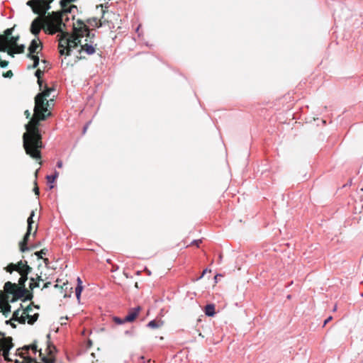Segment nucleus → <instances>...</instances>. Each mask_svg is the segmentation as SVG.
I'll use <instances>...</instances> for the list:
<instances>
[{
  "label": "nucleus",
  "mask_w": 363,
  "mask_h": 363,
  "mask_svg": "<svg viewBox=\"0 0 363 363\" xmlns=\"http://www.w3.org/2000/svg\"><path fill=\"white\" fill-rule=\"evenodd\" d=\"M40 93L35 97V106L33 118L25 125L26 132L23 135V146L26 153L42 164L41 150L44 147L43 136L40 129V122L52 116L48 110L49 101L47 99L50 93L55 91L53 87L45 84Z\"/></svg>",
  "instance_id": "f257e3e1"
},
{
  "label": "nucleus",
  "mask_w": 363,
  "mask_h": 363,
  "mask_svg": "<svg viewBox=\"0 0 363 363\" xmlns=\"http://www.w3.org/2000/svg\"><path fill=\"white\" fill-rule=\"evenodd\" d=\"M33 12L39 16H43L44 18V23L45 25V32L48 33L50 35H54L56 33H63L62 32V26H65V24L62 22V13L60 12H52V13H49L46 16L47 11L50 9H48L45 11H40L39 13H35L33 10L32 6H29Z\"/></svg>",
  "instance_id": "f03ea898"
},
{
  "label": "nucleus",
  "mask_w": 363,
  "mask_h": 363,
  "mask_svg": "<svg viewBox=\"0 0 363 363\" xmlns=\"http://www.w3.org/2000/svg\"><path fill=\"white\" fill-rule=\"evenodd\" d=\"M81 43V40L76 36L64 32L59 40V52L61 55H69L72 49L75 48Z\"/></svg>",
  "instance_id": "7ed1b4c3"
},
{
  "label": "nucleus",
  "mask_w": 363,
  "mask_h": 363,
  "mask_svg": "<svg viewBox=\"0 0 363 363\" xmlns=\"http://www.w3.org/2000/svg\"><path fill=\"white\" fill-rule=\"evenodd\" d=\"M15 26L14 25L12 28L6 29L4 34H0V52H6L8 48L18 45L20 36L18 35L14 36L11 35Z\"/></svg>",
  "instance_id": "20e7f679"
},
{
  "label": "nucleus",
  "mask_w": 363,
  "mask_h": 363,
  "mask_svg": "<svg viewBox=\"0 0 363 363\" xmlns=\"http://www.w3.org/2000/svg\"><path fill=\"white\" fill-rule=\"evenodd\" d=\"M35 216V211H32L30 216L28 217L27 222H28V228H27V232L25 234L23 240L19 242V250H31L34 248L41 247H43V243L41 242H38L35 245H33L30 246V247H28V243L30 240V237L31 235L32 229H33V224L34 223L33 218Z\"/></svg>",
  "instance_id": "39448f33"
},
{
  "label": "nucleus",
  "mask_w": 363,
  "mask_h": 363,
  "mask_svg": "<svg viewBox=\"0 0 363 363\" xmlns=\"http://www.w3.org/2000/svg\"><path fill=\"white\" fill-rule=\"evenodd\" d=\"M5 269L9 273H11L13 271H17L19 274H29L32 268L28 265L26 261L21 260L16 264H9Z\"/></svg>",
  "instance_id": "423d86ee"
},
{
  "label": "nucleus",
  "mask_w": 363,
  "mask_h": 363,
  "mask_svg": "<svg viewBox=\"0 0 363 363\" xmlns=\"http://www.w3.org/2000/svg\"><path fill=\"white\" fill-rule=\"evenodd\" d=\"M73 35L78 39L83 38L84 35L90 37V31L86 25L82 21L78 20L76 23L73 24Z\"/></svg>",
  "instance_id": "0eeeda50"
},
{
  "label": "nucleus",
  "mask_w": 363,
  "mask_h": 363,
  "mask_svg": "<svg viewBox=\"0 0 363 363\" xmlns=\"http://www.w3.org/2000/svg\"><path fill=\"white\" fill-rule=\"evenodd\" d=\"M54 0H29L26 4L28 6H32L35 13H39L43 11H45L48 9H50V4Z\"/></svg>",
  "instance_id": "6e6552de"
},
{
  "label": "nucleus",
  "mask_w": 363,
  "mask_h": 363,
  "mask_svg": "<svg viewBox=\"0 0 363 363\" xmlns=\"http://www.w3.org/2000/svg\"><path fill=\"white\" fill-rule=\"evenodd\" d=\"M0 351L3 352L4 357H7L9 354L10 350L13 347L11 337H5L4 334L0 332Z\"/></svg>",
  "instance_id": "1a4fd4ad"
},
{
  "label": "nucleus",
  "mask_w": 363,
  "mask_h": 363,
  "mask_svg": "<svg viewBox=\"0 0 363 363\" xmlns=\"http://www.w3.org/2000/svg\"><path fill=\"white\" fill-rule=\"evenodd\" d=\"M44 22L43 16L38 15L31 23L30 33L38 38L41 29L45 30V25Z\"/></svg>",
  "instance_id": "9d476101"
},
{
  "label": "nucleus",
  "mask_w": 363,
  "mask_h": 363,
  "mask_svg": "<svg viewBox=\"0 0 363 363\" xmlns=\"http://www.w3.org/2000/svg\"><path fill=\"white\" fill-rule=\"evenodd\" d=\"M13 296L17 298H24L23 301L31 300L33 297V295L31 292H30L26 286H20L17 285V287L15 288L14 292L13 294Z\"/></svg>",
  "instance_id": "9b49d317"
},
{
  "label": "nucleus",
  "mask_w": 363,
  "mask_h": 363,
  "mask_svg": "<svg viewBox=\"0 0 363 363\" xmlns=\"http://www.w3.org/2000/svg\"><path fill=\"white\" fill-rule=\"evenodd\" d=\"M43 49V45L39 38L33 39L28 48V53L27 56L33 55L35 53L38 54Z\"/></svg>",
  "instance_id": "f8f14e48"
},
{
  "label": "nucleus",
  "mask_w": 363,
  "mask_h": 363,
  "mask_svg": "<svg viewBox=\"0 0 363 363\" xmlns=\"http://www.w3.org/2000/svg\"><path fill=\"white\" fill-rule=\"evenodd\" d=\"M86 43L81 45V52H85L88 55H92L96 51V44L94 45V42L90 40L89 43H88V39L85 40Z\"/></svg>",
  "instance_id": "ddd939ff"
},
{
  "label": "nucleus",
  "mask_w": 363,
  "mask_h": 363,
  "mask_svg": "<svg viewBox=\"0 0 363 363\" xmlns=\"http://www.w3.org/2000/svg\"><path fill=\"white\" fill-rule=\"evenodd\" d=\"M4 292L2 291H0V308L1 309V311L3 313V315L5 317H8L11 312V306L9 303V301L6 300L5 302L2 300V296Z\"/></svg>",
  "instance_id": "4468645a"
},
{
  "label": "nucleus",
  "mask_w": 363,
  "mask_h": 363,
  "mask_svg": "<svg viewBox=\"0 0 363 363\" xmlns=\"http://www.w3.org/2000/svg\"><path fill=\"white\" fill-rule=\"evenodd\" d=\"M25 50V46L23 45H16L13 47L8 48L6 52L7 54L11 57H14L15 54H21L23 53Z\"/></svg>",
  "instance_id": "2eb2a0df"
},
{
  "label": "nucleus",
  "mask_w": 363,
  "mask_h": 363,
  "mask_svg": "<svg viewBox=\"0 0 363 363\" xmlns=\"http://www.w3.org/2000/svg\"><path fill=\"white\" fill-rule=\"evenodd\" d=\"M141 308L140 306L130 309L128 314L125 317V320L128 322H133L138 315V313Z\"/></svg>",
  "instance_id": "dca6fc26"
},
{
  "label": "nucleus",
  "mask_w": 363,
  "mask_h": 363,
  "mask_svg": "<svg viewBox=\"0 0 363 363\" xmlns=\"http://www.w3.org/2000/svg\"><path fill=\"white\" fill-rule=\"evenodd\" d=\"M204 313L207 316L213 317L216 313L214 304H207L205 306Z\"/></svg>",
  "instance_id": "f3484780"
},
{
  "label": "nucleus",
  "mask_w": 363,
  "mask_h": 363,
  "mask_svg": "<svg viewBox=\"0 0 363 363\" xmlns=\"http://www.w3.org/2000/svg\"><path fill=\"white\" fill-rule=\"evenodd\" d=\"M16 287H17V284L11 281H7L4 284V289L11 294H13Z\"/></svg>",
  "instance_id": "a211bd4d"
},
{
  "label": "nucleus",
  "mask_w": 363,
  "mask_h": 363,
  "mask_svg": "<svg viewBox=\"0 0 363 363\" xmlns=\"http://www.w3.org/2000/svg\"><path fill=\"white\" fill-rule=\"evenodd\" d=\"M43 74H44V72L40 69H38L35 73V75L38 79V84L39 85L40 89H42V86H43V80L41 78H42V76L43 75Z\"/></svg>",
  "instance_id": "6ab92c4d"
},
{
  "label": "nucleus",
  "mask_w": 363,
  "mask_h": 363,
  "mask_svg": "<svg viewBox=\"0 0 363 363\" xmlns=\"http://www.w3.org/2000/svg\"><path fill=\"white\" fill-rule=\"evenodd\" d=\"M21 274V277L18 280V284H17V285L20 286H26L25 284H26V281L28 280V274Z\"/></svg>",
  "instance_id": "aec40b11"
},
{
  "label": "nucleus",
  "mask_w": 363,
  "mask_h": 363,
  "mask_svg": "<svg viewBox=\"0 0 363 363\" xmlns=\"http://www.w3.org/2000/svg\"><path fill=\"white\" fill-rule=\"evenodd\" d=\"M26 317L28 319V323L30 324V325H33L38 320V318L39 317V314L38 313H35L33 315L27 314Z\"/></svg>",
  "instance_id": "412c9836"
},
{
  "label": "nucleus",
  "mask_w": 363,
  "mask_h": 363,
  "mask_svg": "<svg viewBox=\"0 0 363 363\" xmlns=\"http://www.w3.org/2000/svg\"><path fill=\"white\" fill-rule=\"evenodd\" d=\"M162 325V323H159V322L156 321L155 320H152L150 321L147 325V327H149L152 329H157V328H159Z\"/></svg>",
  "instance_id": "4be33fe9"
},
{
  "label": "nucleus",
  "mask_w": 363,
  "mask_h": 363,
  "mask_svg": "<svg viewBox=\"0 0 363 363\" xmlns=\"http://www.w3.org/2000/svg\"><path fill=\"white\" fill-rule=\"evenodd\" d=\"M27 57L33 60V64L31 67L36 68L38 66L39 62H40L39 57L36 55H30V56H27Z\"/></svg>",
  "instance_id": "5701e85b"
},
{
  "label": "nucleus",
  "mask_w": 363,
  "mask_h": 363,
  "mask_svg": "<svg viewBox=\"0 0 363 363\" xmlns=\"http://www.w3.org/2000/svg\"><path fill=\"white\" fill-rule=\"evenodd\" d=\"M202 244V240H194L193 242H191L190 245H188L186 246V247H203V246L201 245Z\"/></svg>",
  "instance_id": "b1692460"
},
{
  "label": "nucleus",
  "mask_w": 363,
  "mask_h": 363,
  "mask_svg": "<svg viewBox=\"0 0 363 363\" xmlns=\"http://www.w3.org/2000/svg\"><path fill=\"white\" fill-rule=\"evenodd\" d=\"M59 176V173L55 171L52 175H48L46 179L49 183H54Z\"/></svg>",
  "instance_id": "393cba45"
},
{
  "label": "nucleus",
  "mask_w": 363,
  "mask_h": 363,
  "mask_svg": "<svg viewBox=\"0 0 363 363\" xmlns=\"http://www.w3.org/2000/svg\"><path fill=\"white\" fill-rule=\"evenodd\" d=\"M23 349L25 350L26 352H28L29 350H32L34 354H35L38 352L37 345L35 342L30 345L24 346Z\"/></svg>",
  "instance_id": "a878e982"
},
{
  "label": "nucleus",
  "mask_w": 363,
  "mask_h": 363,
  "mask_svg": "<svg viewBox=\"0 0 363 363\" xmlns=\"http://www.w3.org/2000/svg\"><path fill=\"white\" fill-rule=\"evenodd\" d=\"M39 352H40V356L41 357V359L44 363H54L55 362L54 359L48 358V357H45V355H43L41 350H39Z\"/></svg>",
  "instance_id": "bb28decb"
},
{
  "label": "nucleus",
  "mask_w": 363,
  "mask_h": 363,
  "mask_svg": "<svg viewBox=\"0 0 363 363\" xmlns=\"http://www.w3.org/2000/svg\"><path fill=\"white\" fill-rule=\"evenodd\" d=\"M22 308H23V306H22V304H21V308L13 312L11 320H15V321L18 320V318L20 317L19 314H20V312H21V310Z\"/></svg>",
  "instance_id": "cd10ccee"
},
{
  "label": "nucleus",
  "mask_w": 363,
  "mask_h": 363,
  "mask_svg": "<svg viewBox=\"0 0 363 363\" xmlns=\"http://www.w3.org/2000/svg\"><path fill=\"white\" fill-rule=\"evenodd\" d=\"M82 289H83V286H80V284H77V287L75 288V294H76L77 298L78 300L80 299V296H81Z\"/></svg>",
  "instance_id": "c85d7f7f"
},
{
  "label": "nucleus",
  "mask_w": 363,
  "mask_h": 363,
  "mask_svg": "<svg viewBox=\"0 0 363 363\" xmlns=\"http://www.w3.org/2000/svg\"><path fill=\"white\" fill-rule=\"evenodd\" d=\"M18 355L21 358H24L25 359V362L24 363H33L34 362H35V359L32 358V357H27L26 358L23 353H19Z\"/></svg>",
  "instance_id": "c756f323"
},
{
  "label": "nucleus",
  "mask_w": 363,
  "mask_h": 363,
  "mask_svg": "<svg viewBox=\"0 0 363 363\" xmlns=\"http://www.w3.org/2000/svg\"><path fill=\"white\" fill-rule=\"evenodd\" d=\"M30 289L33 290L34 288L39 287V282L35 281V279L31 277L30 279Z\"/></svg>",
  "instance_id": "7c9ffc66"
},
{
  "label": "nucleus",
  "mask_w": 363,
  "mask_h": 363,
  "mask_svg": "<svg viewBox=\"0 0 363 363\" xmlns=\"http://www.w3.org/2000/svg\"><path fill=\"white\" fill-rule=\"evenodd\" d=\"M91 21L93 22V23H91V26H94L97 28L102 26L103 23H102L101 20H97V18H93L91 20Z\"/></svg>",
  "instance_id": "2f4dec72"
},
{
  "label": "nucleus",
  "mask_w": 363,
  "mask_h": 363,
  "mask_svg": "<svg viewBox=\"0 0 363 363\" xmlns=\"http://www.w3.org/2000/svg\"><path fill=\"white\" fill-rule=\"evenodd\" d=\"M113 322L118 325H121V324H123V323H125L127 322L126 320H125V318H121L118 317H113Z\"/></svg>",
  "instance_id": "473e14b6"
},
{
  "label": "nucleus",
  "mask_w": 363,
  "mask_h": 363,
  "mask_svg": "<svg viewBox=\"0 0 363 363\" xmlns=\"http://www.w3.org/2000/svg\"><path fill=\"white\" fill-rule=\"evenodd\" d=\"M13 74L11 70H9L6 72L3 73V77L5 78H11L13 77Z\"/></svg>",
  "instance_id": "72a5a7b5"
},
{
  "label": "nucleus",
  "mask_w": 363,
  "mask_h": 363,
  "mask_svg": "<svg viewBox=\"0 0 363 363\" xmlns=\"http://www.w3.org/2000/svg\"><path fill=\"white\" fill-rule=\"evenodd\" d=\"M48 350H49L48 354L50 355H51L52 352V349L55 350V347L53 345H52L51 342H50L49 340L48 341Z\"/></svg>",
  "instance_id": "f704fd0d"
},
{
  "label": "nucleus",
  "mask_w": 363,
  "mask_h": 363,
  "mask_svg": "<svg viewBox=\"0 0 363 363\" xmlns=\"http://www.w3.org/2000/svg\"><path fill=\"white\" fill-rule=\"evenodd\" d=\"M35 254L38 257H41L42 258L43 257V255H45L46 252H45V251L40 250V251H35Z\"/></svg>",
  "instance_id": "c9c22d12"
},
{
  "label": "nucleus",
  "mask_w": 363,
  "mask_h": 363,
  "mask_svg": "<svg viewBox=\"0 0 363 363\" xmlns=\"http://www.w3.org/2000/svg\"><path fill=\"white\" fill-rule=\"evenodd\" d=\"M26 316L21 315V316L19 317L18 320H17L16 321H18L19 323L25 324V323H26Z\"/></svg>",
  "instance_id": "e433bc0d"
},
{
  "label": "nucleus",
  "mask_w": 363,
  "mask_h": 363,
  "mask_svg": "<svg viewBox=\"0 0 363 363\" xmlns=\"http://www.w3.org/2000/svg\"><path fill=\"white\" fill-rule=\"evenodd\" d=\"M24 115L26 118L31 119L33 118V116H31L30 112L28 110H26L24 111Z\"/></svg>",
  "instance_id": "4c0bfd02"
},
{
  "label": "nucleus",
  "mask_w": 363,
  "mask_h": 363,
  "mask_svg": "<svg viewBox=\"0 0 363 363\" xmlns=\"http://www.w3.org/2000/svg\"><path fill=\"white\" fill-rule=\"evenodd\" d=\"M34 192H35V194L38 196L40 192H39V188L38 186V184H37V182L35 181V187H34Z\"/></svg>",
  "instance_id": "58836bf2"
},
{
  "label": "nucleus",
  "mask_w": 363,
  "mask_h": 363,
  "mask_svg": "<svg viewBox=\"0 0 363 363\" xmlns=\"http://www.w3.org/2000/svg\"><path fill=\"white\" fill-rule=\"evenodd\" d=\"M32 311V306H31V305H28V306L25 308L24 312H25L26 313L28 314V313H29L30 311Z\"/></svg>",
  "instance_id": "ea45409f"
},
{
  "label": "nucleus",
  "mask_w": 363,
  "mask_h": 363,
  "mask_svg": "<svg viewBox=\"0 0 363 363\" xmlns=\"http://www.w3.org/2000/svg\"><path fill=\"white\" fill-rule=\"evenodd\" d=\"M333 319V317L332 316H329L328 318H326L324 321V323H323V327L328 323H329L331 320Z\"/></svg>",
  "instance_id": "a19ab883"
},
{
  "label": "nucleus",
  "mask_w": 363,
  "mask_h": 363,
  "mask_svg": "<svg viewBox=\"0 0 363 363\" xmlns=\"http://www.w3.org/2000/svg\"><path fill=\"white\" fill-rule=\"evenodd\" d=\"M118 269V267L115 264H112L111 272H116Z\"/></svg>",
  "instance_id": "79ce46f5"
},
{
  "label": "nucleus",
  "mask_w": 363,
  "mask_h": 363,
  "mask_svg": "<svg viewBox=\"0 0 363 363\" xmlns=\"http://www.w3.org/2000/svg\"><path fill=\"white\" fill-rule=\"evenodd\" d=\"M207 272H211V270H208V269H204V270L203 271V272H202V274L200 276L199 279H201V278L203 277V275H204L206 273H207Z\"/></svg>",
  "instance_id": "37998d69"
},
{
  "label": "nucleus",
  "mask_w": 363,
  "mask_h": 363,
  "mask_svg": "<svg viewBox=\"0 0 363 363\" xmlns=\"http://www.w3.org/2000/svg\"><path fill=\"white\" fill-rule=\"evenodd\" d=\"M57 167L58 168H62V162L61 160L58 161L57 163Z\"/></svg>",
  "instance_id": "c03bdc74"
},
{
  "label": "nucleus",
  "mask_w": 363,
  "mask_h": 363,
  "mask_svg": "<svg viewBox=\"0 0 363 363\" xmlns=\"http://www.w3.org/2000/svg\"><path fill=\"white\" fill-rule=\"evenodd\" d=\"M51 284V283L50 281L48 282H46L44 285H43V289H46V288H48L50 286V285Z\"/></svg>",
  "instance_id": "a18cd8bd"
},
{
  "label": "nucleus",
  "mask_w": 363,
  "mask_h": 363,
  "mask_svg": "<svg viewBox=\"0 0 363 363\" xmlns=\"http://www.w3.org/2000/svg\"><path fill=\"white\" fill-rule=\"evenodd\" d=\"M94 36H95V35H94V34H91V33H90V37H86V39L89 38V39H90V40H89V41H90V40H91V39H93V38H94Z\"/></svg>",
  "instance_id": "49530a36"
},
{
  "label": "nucleus",
  "mask_w": 363,
  "mask_h": 363,
  "mask_svg": "<svg viewBox=\"0 0 363 363\" xmlns=\"http://www.w3.org/2000/svg\"><path fill=\"white\" fill-rule=\"evenodd\" d=\"M77 284H80V286H82V281H81L80 278H77Z\"/></svg>",
  "instance_id": "de8ad7c7"
},
{
  "label": "nucleus",
  "mask_w": 363,
  "mask_h": 363,
  "mask_svg": "<svg viewBox=\"0 0 363 363\" xmlns=\"http://www.w3.org/2000/svg\"><path fill=\"white\" fill-rule=\"evenodd\" d=\"M4 359L8 362H11L12 360L9 357V355L7 357H4Z\"/></svg>",
  "instance_id": "09e8293b"
},
{
  "label": "nucleus",
  "mask_w": 363,
  "mask_h": 363,
  "mask_svg": "<svg viewBox=\"0 0 363 363\" xmlns=\"http://www.w3.org/2000/svg\"><path fill=\"white\" fill-rule=\"evenodd\" d=\"M218 276H220V274H216V275L215 276V277H214V279H215V282H216V283H217V282H218L217 279H218Z\"/></svg>",
  "instance_id": "8fccbe9b"
},
{
  "label": "nucleus",
  "mask_w": 363,
  "mask_h": 363,
  "mask_svg": "<svg viewBox=\"0 0 363 363\" xmlns=\"http://www.w3.org/2000/svg\"><path fill=\"white\" fill-rule=\"evenodd\" d=\"M18 298L15 296H13V298L10 301L11 303H13L14 301H16Z\"/></svg>",
  "instance_id": "3c124183"
},
{
  "label": "nucleus",
  "mask_w": 363,
  "mask_h": 363,
  "mask_svg": "<svg viewBox=\"0 0 363 363\" xmlns=\"http://www.w3.org/2000/svg\"><path fill=\"white\" fill-rule=\"evenodd\" d=\"M11 320H12L11 319L8 320H6V324H7V325H8V324H11Z\"/></svg>",
  "instance_id": "603ef678"
},
{
  "label": "nucleus",
  "mask_w": 363,
  "mask_h": 363,
  "mask_svg": "<svg viewBox=\"0 0 363 363\" xmlns=\"http://www.w3.org/2000/svg\"><path fill=\"white\" fill-rule=\"evenodd\" d=\"M11 327H12L13 328H16V324H14V323H11Z\"/></svg>",
  "instance_id": "864d4df0"
},
{
  "label": "nucleus",
  "mask_w": 363,
  "mask_h": 363,
  "mask_svg": "<svg viewBox=\"0 0 363 363\" xmlns=\"http://www.w3.org/2000/svg\"><path fill=\"white\" fill-rule=\"evenodd\" d=\"M15 363H24V362H20L19 360L16 359Z\"/></svg>",
  "instance_id": "5fc2aeb1"
},
{
  "label": "nucleus",
  "mask_w": 363,
  "mask_h": 363,
  "mask_svg": "<svg viewBox=\"0 0 363 363\" xmlns=\"http://www.w3.org/2000/svg\"><path fill=\"white\" fill-rule=\"evenodd\" d=\"M88 344H89V347H91V345H92L91 341V340H89Z\"/></svg>",
  "instance_id": "6e6d98bb"
},
{
  "label": "nucleus",
  "mask_w": 363,
  "mask_h": 363,
  "mask_svg": "<svg viewBox=\"0 0 363 363\" xmlns=\"http://www.w3.org/2000/svg\"><path fill=\"white\" fill-rule=\"evenodd\" d=\"M41 62L43 63V65H45L46 63H48V62L45 60H43Z\"/></svg>",
  "instance_id": "4d7b16f0"
},
{
  "label": "nucleus",
  "mask_w": 363,
  "mask_h": 363,
  "mask_svg": "<svg viewBox=\"0 0 363 363\" xmlns=\"http://www.w3.org/2000/svg\"><path fill=\"white\" fill-rule=\"evenodd\" d=\"M125 334H131V333H132V332H130V331H129V330H126V331L125 332Z\"/></svg>",
  "instance_id": "13d9d810"
},
{
  "label": "nucleus",
  "mask_w": 363,
  "mask_h": 363,
  "mask_svg": "<svg viewBox=\"0 0 363 363\" xmlns=\"http://www.w3.org/2000/svg\"><path fill=\"white\" fill-rule=\"evenodd\" d=\"M106 262H107L108 263L111 264V260L110 259H107Z\"/></svg>",
  "instance_id": "bf43d9fd"
},
{
  "label": "nucleus",
  "mask_w": 363,
  "mask_h": 363,
  "mask_svg": "<svg viewBox=\"0 0 363 363\" xmlns=\"http://www.w3.org/2000/svg\"><path fill=\"white\" fill-rule=\"evenodd\" d=\"M60 319H61V320H64V319L67 320V319H68V318H67V317H65V318H64V317H62Z\"/></svg>",
  "instance_id": "052dcab7"
},
{
  "label": "nucleus",
  "mask_w": 363,
  "mask_h": 363,
  "mask_svg": "<svg viewBox=\"0 0 363 363\" xmlns=\"http://www.w3.org/2000/svg\"><path fill=\"white\" fill-rule=\"evenodd\" d=\"M47 338L49 340L50 338V334H48L47 335Z\"/></svg>",
  "instance_id": "680f3d73"
},
{
  "label": "nucleus",
  "mask_w": 363,
  "mask_h": 363,
  "mask_svg": "<svg viewBox=\"0 0 363 363\" xmlns=\"http://www.w3.org/2000/svg\"><path fill=\"white\" fill-rule=\"evenodd\" d=\"M42 280L41 277H38V281Z\"/></svg>",
  "instance_id": "e2e57ef3"
},
{
  "label": "nucleus",
  "mask_w": 363,
  "mask_h": 363,
  "mask_svg": "<svg viewBox=\"0 0 363 363\" xmlns=\"http://www.w3.org/2000/svg\"><path fill=\"white\" fill-rule=\"evenodd\" d=\"M221 258H222V255H221V254H220V255H219V259H221Z\"/></svg>",
  "instance_id": "0e129e2a"
},
{
  "label": "nucleus",
  "mask_w": 363,
  "mask_h": 363,
  "mask_svg": "<svg viewBox=\"0 0 363 363\" xmlns=\"http://www.w3.org/2000/svg\"><path fill=\"white\" fill-rule=\"evenodd\" d=\"M55 288L59 287L58 284H55Z\"/></svg>",
  "instance_id": "69168bd1"
},
{
  "label": "nucleus",
  "mask_w": 363,
  "mask_h": 363,
  "mask_svg": "<svg viewBox=\"0 0 363 363\" xmlns=\"http://www.w3.org/2000/svg\"><path fill=\"white\" fill-rule=\"evenodd\" d=\"M35 232H36V229L35 230V231L33 232V235L35 234Z\"/></svg>",
  "instance_id": "338daca9"
},
{
  "label": "nucleus",
  "mask_w": 363,
  "mask_h": 363,
  "mask_svg": "<svg viewBox=\"0 0 363 363\" xmlns=\"http://www.w3.org/2000/svg\"><path fill=\"white\" fill-rule=\"evenodd\" d=\"M336 310V306L334 307L333 311Z\"/></svg>",
  "instance_id": "774afa93"
}]
</instances>
